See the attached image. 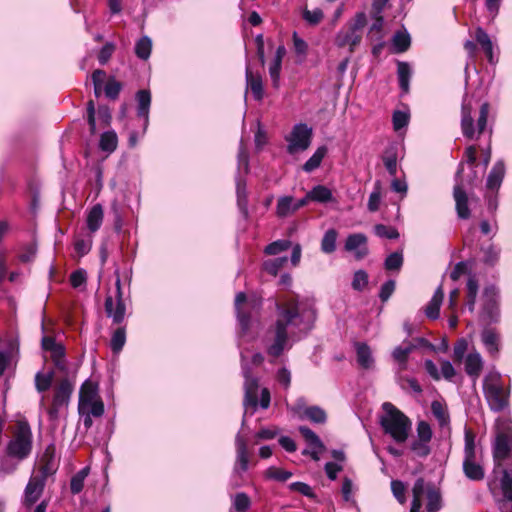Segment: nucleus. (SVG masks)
Wrapping results in <instances>:
<instances>
[{"mask_svg": "<svg viewBox=\"0 0 512 512\" xmlns=\"http://www.w3.org/2000/svg\"><path fill=\"white\" fill-rule=\"evenodd\" d=\"M277 319L274 325L289 326L299 330H311L316 318L315 310L303 306L297 297H288L276 302Z\"/></svg>", "mask_w": 512, "mask_h": 512, "instance_id": "obj_1", "label": "nucleus"}, {"mask_svg": "<svg viewBox=\"0 0 512 512\" xmlns=\"http://www.w3.org/2000/svg\"><path fill=\"white\" fill-rule=\"evenodd\" d=\"M382 408L385 414L379 423L384 433L398 444L406 442L412 429L410 418L390 402L383 403Z\"/></svg>", "mask_w": 512, "mask_h": 512, "instance_id": "obj_2", "label": "nucleus"}, {"mask_svg": "<svg viewBox=\"0 0 512 512\" xmlns=\"http://www.w3.org/2000/svg\"><path fill=\"white\" fill-rule=\"evenodd\" d=\"M367 24V16L364 12H358L354 19L341 28L335 37V44L339 48H348L353 52L361 43L363 29Z\"/></svg>", "mask_w": 512, "mask_h": 512, "instance_id": "obj_3", "label": "nucleus"}, {"mask_svg": "<svg viewBox=\"0 0 512 512\" xmlns=\"http://www.w3.org/2000/svg\"><path fill=\"white\" fill-rule=\"evenodd\" d=\"M32 451V431L27 420H19L12 439L8 442L6 452L9 456L23 460Z\"/></svg>", "mask_w": 512, "mask_h": 512, "instance_id": "obj_4", "label": "nucleus"}, {"mask_svg": "<svg viewBox=\"0 0 512 512\" xmlns=\"http://www.w3.org/2000/svg\"><path fill=\"white\" fill-rule=\"evenodd\" d=\"M74 391L73 383L67 378H62L54 388L53 399L47 414L50 421H57L63 409L69 405L71 395Z\"/></svg>", "mask_w": 512, "mask_h": 512, "instance_id": "obj_5", "label": "nucleus"}, {"mask_svg": "<svg viewBox=\"0 0 512 512\" xmlns=\"http://www.w3.org/2000/svg\"><path fill=\"white\" fill-rule=\"evenodd\" d=\"M115 274H116V281H115L116 306L114 307L113 297L111 295H108L105 298L104 309H105V313H106L107 317L112 318L113 324L120 325L124 321V318H125L126 305H125V302L123 299V291H122V287H121V279H120L119 272L116 271Z\"/></svg>", "mask_w": 512, "mask_h": 512, "instance_id": "obj_6", "label": "nucleus"}, {"mask_svg": "<svg viewBox=\"0 0 512 512\" xmlns=\"http://www.w3.org/2000/svg\"><path fill=\"white\" fill-rule=\"evenodd\" d=\"M313 132L305 123H299L293 126L289 135L285 137L288 142L287 152L294 154L297 151H304L309 148L312 141Z\"/></svg>", "mask_w": 512, "mask_h": 512, "instance_id": "obj_7", "label": "nucleus"}, {"mask_svg": "<svg viewBox=\"0 0 512 512\" xmlns=\"http://www.w3.org/2000/svg\"><path fill=\"white\" fill-rule=\"evenodd\" d=\"M483 393L489 408L493 412H502L508 407L509 392H506L502 385L485 381L483 384Z\"/></svg>", "mask_w": 512, "mask_h": 512, "instance_id": "obj_8", "label": "nucleus"}, {"mask_svg": "<svg viewBox=\"0 0 512 512\" xmlns=\"http://www.w3.org/2000/svg\"><path fill=\"white\" fill-rule=\"evenodd\" d=\"M512 451V428L507 427L499 431L493 443L492 453L495 468L502 466V462L506 460Z\"/></svg>", "mask_w": 512, "mask_h": 512, "instance_id": "obj_9", "label": "nucleus"}, {"mask_svg": "<svg viewBox=\"0 0 512 512\" xmlns=\"http://www.w3.org/2000/svg\"><path fill=\"white\" fill-rule=\"evenodd\" d=\"M235 310L237 320L240 327L241 335H245L249 332L252 325L251 311L255 307V304L247 301V296L244 292H239L235 297Z\"/></svg>", "mask_w": 512, "mask_h": 512, "instance_id": "obj_10", "label": "nucleus"}, {"mask_svg": "<svg viewBox=\"0 0 512 512\" xmlns=\"http://www.w3.org/2000/svg\"><path fill=\"white\" fill-rule=\"evenodd\" d=\"M298 430L307 444L312 448L311 450H303L302 455L310 456L314 461H319L320 454L326 449L320 437L307 426H299Z\"/></svg>", "mask_w": 512, "mask_h": 512, "instance_id": "obj_11", "label": "nucleus"}, {"mask_svg": "<svg viewBox=\"0 0 512 512\" xmlns=\"http://www.w3.org/2000/svg\"><path fill=\"white\" fill-rule=\"evenodd\" d=\"M46 480L44 476L39 474L30 477L24 491V506L29 508L39 500L44 491Z\"/></svg>", "mask_w": 512, "mask_h": 512, "instance_id": "obj_12", "label": "nucleus"}, {"mask_svg": "<svg viewBox=\"0 0 512 512\" xmlns=\"http://www.w3.org/2000/svg\"><path fill=\"white\" fill-rule=\"evenodd\" d=\"M497 294L495 286H488L484 289V296L486 297L483 305L481 318L488 324L498 321L499 310L495 296Z\"/></svg>", "mask_w": 512, "mask_h": 512, "instance_id": "obj_13", "label": "nucleus"}, {"mask_svg": "<svg viewBox=\"0 0 512 512\" xmlns=\"http://www.w3.org/2000/svg\"><path fill=\"white\" fill-rule=\"evenodd\" d=\"M98 396V384L91 381L85 380L80 387L79 391V403H78V412L79 414H85L87 403H91L96 400Z\"/></svg>", "mask_w": 512, "mask_h": 512, "instance_id": "obj_14", "label": "nucleus"}, {"mask_svg": "<svg viewBox=\"0 0 512 512\" xmlns=\"http://www.w3.org/2000/svg\"><path fill=\"white\" fill-rule=\"evenodd\" d=\"M273 343L267 348V353L273 358L280 357L288 344V331L282 325H274Z\"/></svg>", "mask_w": 512, "mask_h": 512, "instance_id": "obj_15", "label": "nucleus"}, {"mask_svg": "<svg viewBox=\"0 0 512 512\" xmlns=\"http://www.w3.org/2000/svg\"><path fill=\"white\" fill-rule=\"evenodd\" d=\"M244 376H245V383H244L245 395H244L243 404L246 407L256 408L258 405V389H259L258 379L255 377H252L250 375L249 370L245 371Z\"/></svg>", "mask_w": 512, "mask_h": 512, "instance_id": "obj_16", "label": "nucleus"}, {"mask_svg": "<svg viewBox=\"0 0 512 512\" xmlns=\"http://www.w3.org/2000/svg\"><path fill=\"white\" fill-rule=\"evenodd\" d=\"M367 237L363 233L350 234L345 241V250L352 252L355 251L357 259H362L368 254V248L366 247Z\"/></svg>", "mask_w": 512, "mask_h": 512, "instance_id": "obj_17", "label": "nucleus"}, {"mask_svg": "<svg viewBox=\"0 0 512 512\" xmlns=\"http://www.w3.org/2000/svg\"><path fill=\"white\" fill-rule=\"evenodd\" d=\"M453 198L455 200V209L458 218L466 220L471 216L468 206L469 198L461 184H456L453 188Z\"/></svg>", "mask_w": 512, "mask_h": 512, "instance_id": "obj_18", "label": "nucleus"}, {"mask_svg": "<svg viewBox=\"0 0 512 512\" xmlns=\"http://www.w3.org/2000/svg\"><path fill=\"white\" fill-rule=\"evenodd\" d=\"M246 90L250 91L256 101H261L264 96L262 76L254 72L250 66L246 68Z\"/></svg>", "mask_w": 512, "mask_h": 512, "instance_id": "obj_19", "label": "nucleus"}, {"mask_svg": "<svg viewBox=\"0 0 512 512\" xmlns=\"http://www.w3.org/2000/svg\"><path fill=\"white\" fill-rule=\"evenodd\" d=\"M461 130L467 139H473L475 135L474 120L472 117V105L466 98L462 102L461 107Z\"/></svg>", "mask_w": 512, "mask_h": 512, "instance_id": "obj_20", "label": "nucleus"}, {"mask_svg": "<svg viewBox=\"0 0 512 512\" xmlns=\"http://www.w3.org/2000/svg\"><path fill=\"white\" fill-rule=\"evenodd\" d=\"M137 116L144 120V129L149 124V111L151 106V92L147 89H141L136 93Z\"/></svg>", "mask_w": 512, "mask_h": 512, "instance_id": "obj_21", "label": "nucleus"}, {"mask_svg": "<svg viewBox=\"0 0 512 512\" xmlns=\"http://www.w3.org/2000/svg\"><path fill=\"white\" fill-rule=\"evenodd\" d=\"M54 457L55 446L53 444H50L46 447L41 458L39 475L44 476V478L47 479L50 475H53L56 472L57 465L55 464Z\"/></svg>", "mask_w": 512, "mask_h": 512, "instance_id": "obj_22", "label": "nucleus"}, {"mask_svg": "<svg viewBox=\"0 0 512 512\" xmlns=\"http://www.w3.org/2000/svg\"><path fill=\"white\" fill-rule=\"evenodd\" d=\"M356 360L358 365L364 370H370L374 367L375 360L372 356L371 348L365 342H356Z\"/></svg>", "mask_w": 512, "mask_h": 512, "instance_id": "obj_23", "label": "nucleus"}, {"mask_svg": "<svg viewBox=\"0 0 512 512\" xmlns=\"http://www.w3.org/2000/svg\"><path fill=\"white\" fill-rule=\"evenodd\" d=\"M475 39L477 44L480 45L483 50L488 62L490 64L497 62L498 58L495 59L494 57L493 44L487 32L481 27H478L475 31Z\"/></svg>", "mask_w": 512, "mask_h": 512, "instance_id": "obj_24", "label": "nucleus"}, {"mask_svg": "<svg viewBox=\"0 0 512 512\" xmlns=\"http://www.w3.org/2000/svg\"><path fill=\"white\" fill-rule=\"evenodd\" d=\"M425 492L427 496V511H439L442 508V496L440 490L433 483H425Z\"/></svg>", "mask_w": 512, "mask_h": 512, "instance_id": "obj_25", "label": "nucleus"}, {"mask_svg": "<svg viewBox=\"0 0 512 512\" xmlns=\"http://www.w3.org/2000/svg\"><path fill=\"white\" fill-rule=\"evenodd\" d=\"M463 473L472 481H481L485 477V471L482 465L476 463L475 458H464Z\"/></svg>", "mask_w": 512, "mask_h": 512, "instance_id": "obj_26", "label": "nucleus"}, {"mask_svg": "<svg viewBox=\"0 0 512 512\" xmlns=\"http://www.w3.org/2000/svg\"><path fill=\"white\" fill-rule=\"evenodd\" d=\"M443 299L444 291L442 286H439L425 308V314L429 319L436 320L439 318L440 307L443 302Z\"/></svg>", "mask_w": 512, "mask_h": 512, "instance_id": "obj_27", "label": "nucleus"}, {"mask_svg": "<svg viewBox=\"0 0 512 512\" xmlns=\"http://www.w3.org/2000/svg\"><path fill=\"white\" fill-rule=\"evenodd\" d=\"M483 369V361L478 352L469 353L465 359V372L473 378H478Z\"/></svg>", "mask_w": 512, "mask_h": 512, "instance_id": "obj_28", "label": "nucleus"}, {"mask_svg": "<svg viewBox=\"0 0 512 512\" xmlns=\"http://www.w3.org/2000/svg\"><path fill=\"white\" fill-rule=\"evenodd\" d=\"M103 208L100 204L94 205L88 212L87 215V227L91 233L98 231L103 222Z\"/></svg>", "mask_w": 512, "mask_h": 512, "instance_id": "obj_29", "label": "nucleus"}, {"mask_svg": "<svg viewBox=\"0 0 512 512\" xmlns=\"http://www.w3.org/2000/svg\"><path fill=\"white\" fill-rule=\"evenodd\" d=\"M425 493V480L420 477L416 479L412 488V503L410 512H421L422 497Z\"/></svg>", "mask_w": 512, "mask_h": 512, "instance_id": "obj_30", "label": "nucleus"}, {"mask_svg": "<svg viewBox=\"0 0 512 512\" xmlns=\"http://www.w3.org/2000/svg\"><path fill=\"white\" fill-rule=\"evenodd\" d=\"M504 177V164L501 162H498L494 165V167L491 169L487 181H486V187L487 189L494 191L498 190L501 186V183L503 181Z\"/></svg>", "mask_w": 512, "mask_h": 512, "instance_id": "obj_31", "label": "nucleus"}, {"mask_svg": "<svg viewBox=\"0 0 512 512\" xmlns=\"http://www.w3.org/2000/svg\"><path fill=\"white\" fill-rule=\"evenodd\" d=\"M301 419H308L315 424H324L327 421V414L324 409L319 406H308L303 409L299 415Z\"/></svg>", "mask_w": 512, "mask_h": 512, "instance_id": "obj_32", "label": "nucleus"}, {"mask_svg": "<svg viewBox=\"0 0 512 512\" xmlns=\"http://www.w3.org/2000/svg\"><path fill=\"white\" fill-rule=\"evenodd\" d=\"M466 306L470 312H474L476 298L479 289L478 279L475 275H469L466 285Z\"/></svg>", "mask_w": 512, "mask_h": 512, "instance_id": "obj_33", "label": "nucleus"}, {"mask_svg": "<svg viewBox=\"0 0 512 512\" xmlns=\"http://www.w3.org/2000/svg\"><path fill=\"white\" fill-rule=\"evenodd\" d=\"M236 451L239 468L242 472H245L248 469L249 452L246 440L240 436L236 438Z\"/></svg>", "mask_w": 512, "mask_h": 512, "instance_id": "obj_34", "label": "nucleus"}, {"mask_svg": "<svg viewBox=\"0 0 512 512\" xmlns=\"http://www.w3.org/2000/svg\"><path fill=\"white\" fill-rule=\"evenodd\" d=\"M327 152L328 148L325 145L318 147L314 154L304 163L302 169L307 173L316 170L321 165Z\"/></svg>", "mask_w": 512, "mask_h": 512, "instance_id": "obj_35", "label": "nucleus"}, {"mask_svg": "<svg viewBox=\"0 0 512 512\" xmlns=\"http://www.w3.org/2000/svg\"><path fill=\"white\" fill-rule=\"evenodd\" d=\"M308 198L313 202L328 203L333 200L332 191L324 185H316L308 192Z\"/></svg>", "mask_w": 512, "mask_h": 512, "instance_id": "obj_36", "label": "nucleus"}, {"mask_svg": "<svg viewBox=\"0 0 512 512\" xmlns=\"http://www.w3.org/2000/svg\"><path fill=\"white\" fill-rule=\"evenodd\" d=\"M410 45V35L406 31H397L392 38L391 50L395 53H402L408 50Z\"/></svg>", "mask_w": 512, "mask_h": 512, "instance_id": "obj_37", "label": "nucleus"}, {"mask_svg": "<svg viewBox=\"0 0 512 512\" xmlns=\"http://www.w3.org/2000/svg\"><path fill=\"white\" fill-rule=\"evenodd\" d=\"M373 23L369 28L367 39L374 43L383 39L384 18L382 15H371Z\"/></svg>", "mask_w": 512, "mask_h": 512, "instance_id": "obj_38", "label": "nucleus"}, {"mask_svg": "<svg viewBox=\"0 0 512 512\" xmlns=\"http://www.w3.org/2000/svg\"><path fill=\"white\" fill-rule=\"evenodd\" d=\"M383 164L388 173L395 177L397 174V149L394 146L385 149L382 155Z\"/></svg>", "mask_w": 512, "mask_h": 512, "instance_id": "obj_39", "label": "nucleus"}, {"mask_svg": "<svg viewBox=\"0 0 512 512\" xmlns=\"http://www.w3.org/2000/svg\"><path fill=\"white\" fill-rule=\"evenodd\" d=\"M405 346H397L393 352V359L401 365H405L409 355L416 349V345L412 342H404Z\"/></svg>", "mask_w": 512, "mask_h": 512, "instance_id": "obj_40", "label": "nucleus"}, {"mask_svg": "<svg viewBox=\"0 0 512 512\" xmlns=\"http://www.w3.org/2000/svg\"><path fill=\"white\" fill-rule=\"evenodd\" d=\"M90 472L88 466L79 470L70 480V491L73 495L79 494L84 488V481Z\"/></svg>", "mask_w": 512, "mask_h": 512, "instance_id": "obj_41", "label": "nucleus"}, {"mask_svg": "<svg viewBox=\"0 0 512 512\" xmlns=\"http://www.w3.org/2000/svg\"><path fill=\"white\" fill-rule=\"evenodd\" d=\"M118 144L117 134L114 131H106L100 136L99 147L102 151L112 153Z\"/></svg>", "mask_w": 512, "mask_h": 512, "instance_id": "obj_42", "label": "nucleus"}, {"mask_svg": "<svg viewBox=\"0 0 512 512\" xmlns=\"http://www.w3.org/2000/svg\"><path fill=\"white\" fill-rule=\"evenodd\" d=\"M498 341L499 336L497 332L492 328H486L482 332V342L486 346L490 354L498 352Z\"/></svg>", "mask_w": 512, "mask_h": 512, "instance_id": "obj_43", "label": "nucleus"}, {"mask_svg": "<svg viewBox=\"0 0 512 512\" xmlns=\"http://www.w3.org/2000/svg\"><path fill=\"white\" fill-rule=\"evenodd\" d=\"M152 41L148 36L141 37L135 44V54L143 61H146L151 54Z\"/></svg>", "mask_w": 512, "mask_h": 512, "instance_id": "obj_44", "label": "nucleus"}, {"mask_svg": "<svg viewBox=\"0 0 512 512\" xmlns=\"http://www.w3.org/2000/svg\"><path fill=\"white\" fill-rule=\"evenodd\" d=\"M55 373L53 370L44 374L42 372H38L35 375V388L39 393H43L49 390L54 380Z\"/></svg>", "mask_w": 512, "mask_h": 512, "instance_id": "obj_45", "label": "nucleus"}, {"mask_svg": "<svg viewBox=\"0 0 512 512\" xmlns=\"http://www.w3.org/2000/svg\"><path fill=\"white\" fill-rule=\"evenodd\" d=\"M337 237L338 232L335 229H328L321 240V250L326 254L333 253L336 250Z\"/></svg>", "mask_w": 512, "mask_h": 512, "instance_id": "obj_46", "label": "nucleus"}, {"mask_svg": "<svg viewBox=\"0 0 512 512\" xmlns=\"http://www.w3.org/2000/svg\"><path fill=\"white\" fill-rule=\"evenodd\" d=\"M125 343L126 329L125 327L121 326L114 331L110 341V348L113 353L118 354L123 349Z\"/></svg>", "mask_w": 512, "mask_h": 512, "instance_id": "obj_47", "label": "nucleus"}, {"mask_svg": "<svg viewBox=\"0 0 512 512\" xmlns=\"http://www.w3.org/2000/svg\"><path fill=\"white\" fill-rule=\"evenodd\" d=\"M294 212L292 196H283L278 199L276 206V214L278 217L285 218Z\"/></svg>", "mask_w": 512, "mask_h": 512, "instance_id": "obj_48", "label": "nucleus"}, {"mask_svg": "<svg viewBox=\"0 0 512 512\" xmlns=\"http://www.w3.org/2000/svg\"><path fill=\"white\" fill-rule=\"evenodd\" d=\"M412 76L411 66H398L399 87L403 93L407 94L410 90V79Z\"/></svg>", "mask_w": 512, "mask_h": 512, "instance_id": "obj_49", "label": "nucleus"}, {"mask_svg": "<svg viewBox=\"0 0 512 512\" xmlns=\"http://www.w3.org/2000/svg\"><path fill=\"white\" fill-rule=\"evenodd\" d=\"M475 438V433L470 428H466L464 433V458H476Z\"/></svg>", "mask_w": 512, "mask_h": 512, "instance_id": "obj_50", "label": "nucleus"}, {"mask_svg": "<svg viewBox=\"0 0 512 512\" xmlns=\"http://www.w3.org/2000/svg\"><path fill=\"white\" fill-rule=\"evenodd\" d=\"M122 90L121 82L117 81L114 77L108 78L104 86V93L110 100H116Z\"/></svg>", "mask_w": 512, "mask_h": 512, "instance_id": "obj_51", "label": "nucleus"}, {"mask_svg": "<svg viewBox=\"0 0 512 512\" xmlns=\"http://www.w3.org/2000/svg\"><path fill=\"white\" fill-rule=\"evenodd\" d=\"M292 475H293L292 472L282 469V468L275 467V466H271L265 471V476L267 478L273 479V480H276L279 482L287 481L288 479H290L292 477Z\"/></svg>", "mask_w": 512, "mask_h": 512, "instance_id": "obj_52", "label": "nucleus"}, {"mask_svg": "<svg viewBox=\"0 0 512 512\" xmlns=\"http://www.w3.org/2000/svg\"><path fill=\"white\" fill-rule=\"evenodd\" d=\"M288 488L290 491L298 492L301 495L306 496L307 498H309L311 500L317 499V495L315 494V492L313 491L311 486L308 485L307 483L300 482V481L293 482V483L289 484Z\"/></svg>", "mask_w": 512, "mask_h": 512, "instance_id": "obj_53", "label": "nucleus"}, {"mask_svg": "<svg viewBox=\"0 0 512 512\" xmlns=\"http://www.w3.org/2000/svg\"><path fill=\"white\" fill-rule=\"evenodd\" d=\"M404 259L402 252H393L385 259L384 267L387 271L400 270L403 265Z\"/></svg>", "mask_w": 512, "mask_h": 512, "instance_id": "obj_54", "label": "nucleus"}, {"mask_svg": "<svg viewBox=\"0 0 512 512\" xmlns=\"http://www.w3.org/2000/svg\"><path fill=\"white\" fill-rule=\"evenodd\" d=\"M381 201V182L376 181L372 193L369 196L367 208L370 212L379 210Z\"/></svg>", "mask_w": 512, "mask_h": 512, "instance_id": "obj_55", "label": "nucleus"}, {"mask_svg": "<svg viewBox=\"0 0 512 512\" xmlns=\"http://www.w3.org/2000/svg\"><path fill=\"white\" fill-rule=\"evenodd\" d=\"M251 506V499L245 492H238L233 499V507L237 512H247Z\"/></svg>", "mask_w": 512, "mask_h": 512, "instance_id": "obj_56", "label": "nucleus"}, {"mask_svg": "<svg viewBox=\"0 0 512 512\" xmlns=\"http://www.w3.org/2000/svg\"><path fill=\"white\" fill-rule=\"evenodd\" d=\"M431 411L434 417L438 420L440 426H444L449 423V414L439 401L432 402Z\"/></svg>", "mask_w": 512, "mask_h": 512, "instance_id": "obj_57", "label": "nucleus"}, {"mask_svg": "<svg viewBox=\"0 0 512 512\" xmlns=\"http://www.w3.org/2000/svg\"><path fill=\"white\" fill-rule=\"evenodd\" d=\"M410 115L407 112L396 110L392 115L393 129L399 131L409 124Z\"/></svg>", "mask_w": 512, "mask_h": 512, "instance_id": "obj_58", "label": "nucleus"}, {"mask_svg": "<svg viewBox=\"0 0 512 512\" xmlns=\"http://www.w3.org/2000/svg\"><path fill=\"white\" fill-rule=\"evenodd\" d=\"M416 431H417V437H418L417 439L418 440H421L422 442L430 443L432 436H433V432H432L431 426L428 422H426L424 420L419 421L417 423Z\"/></svg>", "mask_w": 512, "mask_h": 512, "instance_id": "obj_59", "label": "nucleus"}, {"mask_svg": "<svg viewBox=\"0 0 512 512\" xmlns=\"http://www.w3.org/2000/svg\"><path fill=\"white\" fill-rule=\"evenodd\" d=\"M290 245L291 242L289 240H277L268 244L264 249V253L267 255H277L287 250Z\"/></svg>", "mask_w": 512, "mask_h": 512, "instance_id": "obj_60", "label": "nucleus"}, {"mask_svg": "<svg viewBox=\"0 0 512 512\" xmlns=\"http://www.w3.org/2000/svg\"><path fill=\"white\" fill-rule=\"evenodd\" d=\"M375 234L381 238L397 239L399 232L396 228L384 224H377L374 227Z\"/></svg>", "mask_w": 512, "mask_h": 512, "instance_id": "obj_61", "label": "nucleus"}, {"mask_svg": "<svg viewBox=\"0 0 512 512\" xmlns=\"http://www.w3.org/2000/svg\"><path fill=\"white\" fill-rule=\"evenodd\" d=\"M468 349V342L465 338L458 339L453 347V361L461 363Z\"/></svg>", "mask_w": 512, "mask_h": 512, "instance_id": "obj_62", "label": "nucleus"}, {"mask_svg": "<svg viewBox=\"0 0 512 512\" xmlns=\"http://www.w3.org/2000/svg\"><path fill=\"white\" fill-rule=\"evenodd\" d=\"M410 449L416 456L426 458L431 453V448L428 442H422L421 440H413L410 444Z\"/></svg>", "mask_w": 512, "mask_h": 512, "instance_id": "obj_63", "label": "nucleus"}, {"mask_svg": "<svg viewBox=\"0 0 512 512\" xmlns=\"http://www.w3.org/2000/svg\"><path fill=\"white\" fill-rule=\"evenodd\" d=\"M482 250L484 253L483 262L486 265L494 266L499 260V250L496 249V247L492 244L488 245Z\"/></svg>", "mask_w": 512, "mask_h": 512, "instance_id": "obj_64", "label": "nucleus"}]
</instances>
